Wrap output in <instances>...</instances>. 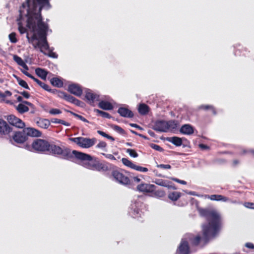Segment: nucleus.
I'll list each match as a JSON object with an SVG mask.
<instances>
[{
  "mask_svg": "<svg viewBox=\"0 0 254 254\" xmlns=\"http://www.w3.org/2000/svg\"><path fill=\"white\" fill-rule=\"evenodd\" d=\"M23 98L21 96H18L17 98V100L18 101V102H23Z\"/></svg>",
  "mask_w": 254,
  "mask_h": 254,
  "instance_id": "63",
  "label": "nucleus"
},
{
  "mask_svg": "<svg viewBox=\"0 0 254 254\" xmlns=\"http://www.w3.org/2000/svg\"><path fill=\"white\" fill-rule=\"evenodd\" d=\"M107 144L106 142L103 141H100L96 146V148L105 149L106 148Z\"/></svg>",
  "mask_w": 254,
  "mask_h": 254,
  "instance_id": "41",
  "label": "nucleus"
},
{
  "mask_svg": "<svg viewBox=\"0 0 254 254\" xmlns=\"http://www.w3.org/2000/svg\"><path fill=\"white\" fill-rule=\"evenodd\" d=\"M85 98L90 105L94 103L95 101H99V95L93 93L91 90H88L86 92Z\"/></svg>",
  "mask_w": 254,
  "mask_h": 254,
  "instance_id": "14",
  "label": "nucleus"
},
{
  "mask_svg": "<svg viewBox=\"0 0 254 254\" xmlns=\"http://www.w3.org/2000/svg\"><path fill=\"white\" fill-rule=\"evenodd\" d=\"M205 197L213 201H222L224 202L229 200V198L221 194L205 195Z\"/></svg>",
  "mask_w": 254,
  "mask_h": 254,
  "instance_id": "19",
  "label": "nucleus"
},
{
  "mask_svg": "<svg viewBox=\"0 0 254 254\" xmlns=\"http://www.w3.org/2000/svg\"><path fill=\"white\" fill-rule=\"evenodd\" d=\"M152 193L153 195L157 197H163L165 195V192L162 190H156L155 189Z\"/></svg>",
  "mask_w": 254,
  "mask_h": 254,
  "instance_id": "34",
  "label": "nucleus"
},
{
  "mask_svg": "<svg viewBox=\"0 0 254 254\" xmlns=\"http://www.w3.org/2000/svg\"><path fill=\"white\" fill-rule=\"evenodd\" d=\"M98 107L104 110H111L114 106L111 103L107 101L102 100L98 103Z\"/></svg>",
  "mask_w": 254,
  "mask_h": 254,
  "instance_id": "20",
  "label": "nucleus"
},
{
  "mask_svg": "<svg viewBox=\"0 0 254 254\" xmlns=\"http://www.w3.org/2000/svg\"><path fill=\"white\" fill-rule=\"evenodd\" d=\"M181 196V193L178 191H173L168 194V198L172 201L177 200Z\"/></svg>",
  "mask_w": 254,
  "mask_h": 254,
  "instance_id": "29",
  "label": "nucleus"
},
{
  "mask_svg": "<svg viewBox=\"0 0 254 254\" xmlns=\"http://www.w3.org/2000/svg\"><path fill=\"white\" fill-rule=\"evenodd\" d=\"M129 126L132 127H134L136 128L139 129H142L141 127H140L139 126H138V125H137L136 124L130 123V124H129Z\"/></svg>",
  "mask_w": 254,
  "mask_h": 254,
  "instance_id": "55",
  "label": "nucleus"
},
{
  "mask_svg": "<svg viewBox=\"0 0 254 254\" xmlns=\"http://www.w3.org/2000/svg\"><path fill=\"white\" fill-rule=\"evenodd\" d=\"M6 119L9 124L17 128H23L25 126V123L14 115L7 116Z\"/></svg>",
  "mask_w": 254,
  "mask_h": 254,
  "instance_id": "9",
  "label": "nucleus"
},
{
  "mask_svg": "<svg viewBox=\"0 0 254 254\" xmlns=\"http://www.w3.org/2000/svg\"><path fill=\"white\" fill-rule=\"evenodd\" d=\"M127 152L128 153L131 157L134 158L137 157L138 156L135 150L132 149H127Z\"/></svg>",
  "mask_w": 254,
  "mask_h": 254,
  "instance_id": "40",
  "label": "nucleus"
},
{
  "mask_svg": "<svg viewBox=\"0 0 254 254\" xmlns=\"http://www.w3.org/2000/svg\"><path fill=\"white\" fill-rule=\"evenodd\" d=\"M28 139L25 132L23 129L22 131H15L12 135V140L15 143L23 144Z\"/></svg>",
  "mask_w": 254,
  "mask_h": 254,
  "instance_id": "8",
  "label": "nucleus"
},
{
  "mask_svg": "<svg viewBox=\"0 0 254 254\" xmlns=\"http://www.w3.org/2000/svg\"><path fill=\"white\" fill-rule=\"evenodd\" d=\"M18 25V30L20 33L21 34L25 33L27 31L26 28L23 27L20 23H19Z\"/></svg>",
  "mask_w": 254,
  "mask_h": 254,
  "instance_id": "47",
  "label": "nucleus"
},
{
  "mask_svg": "<svg viewBox=\"0 0 254 254\" xmlns=\"http://www.w3.org/2000/svg\"><path fill=\"white\" fill-rule=\"evenodd\" d=\"M250 53V51H248L247 49L246 48H242L241 49H237L235 51V55L236 56H244L246 57V53Z\"/></svg>",
  "mask_w": 254,
  "mask_h": 254,
  "instance_id": "30",
  "label": "nucleus"
},
{
  "mask_svg": "<svg viewBox=\"0 0 254 254\" xmlns=\"http://www.w3.org/2000/svg\"><path fill=\"white\" fill-rule=\"evenodd\" d=\"M244 206L247 208L254 209V203L253 202H245Z\"/></svg>",
  "mask_w": 254,
  "mask_h": 254,
  "instance_id": "49",
  "label": "nucleus"
},
{
  "mask_svg": "<svg viewBox=\"0 0 254 254\" xmlns=\"http://www.w3.org/2000/svg\"><path fill=\"white\" fill-rule=\"evenodd\" d=\"M180 132L184 134H191L194 132L193 127L189 124H185L180 128Z\"/></svg>",
  "mask_w": 254,
  "mask_h": 254,
  "instance_id": "21",
  "label": "nucleus"
},
{
  "mask_svg": "<svg viewBox=\"0 0 254 254\" xmlns=\"http://www.w3.org/2000/svg\"><path fill=\"white\" fill-rule=\"evenodd\" d=\"M13 59L20 66L25 63L20 57L16 55H13Z\"/></svg>",
  "mask_w": 254,
  "mask_h": 254,
  "instance_id": "38",
  "label": "nucleus"
},
{
  "mask_svg": "<svg viewBox=\"0 0 254 254\" xmlns=\"http://www.w3.org/2000/svg\"><path fill=\"white\" fill-rule=\"evenodd\" d=\"M132 179L134 181V182L137 183H139L141 181V179L139 178L138 177H133L132 178Z\"/></svg>",
  "mask_w": 254,
  "mask_h": 254,
  "instance_id": "59",
  "label": "nucleus"
},
{
  "mask_svg": "<svg viewBox=\"0 0 254 254\" xmlns=\"http://www.w3.org/2000/svg\"><path fill=\"white\" fill-rule=\"evenodd\" d=\"M239 163V161L237 159L234 160L232 162V165L233 166H237Z\"/></svg>",
  "mask_w": 254,
  "mask_h": 254,
  "instance_id": "60",
  "label": "nucleus"
},
{
  "mask_svg": "<svg viewBox=\"0 0 254 254\" xmlns=\"http://www.w3.org/2000/svg\"><path fill=\"white\" fill-rule=\"evenodd\" d=\"M130 131L132 133H133V134H135V135H138V134H139V133H138V132H137L136 131H134V130H131H131H130Z\"/></svg>",
  "mask_w": 254,
  "mask_h": 254,
  "instance_id": "64",
  "label": "nucleus"
},
{
  "mask_svg": "<svg viewBox=\"0 0 254 254\" xmlns=\"http://www.w3.org/2000/svg\"><path fill=\"white\" fill-rule=\"evenodd\" d=\"M94 112L96 113L97 115L100 116L104 118L111 119L112 116L108 113L104 111L100 110L99 109H95L94 110Z\"/></svg>",
  "mask_w": 254,
  "mask_h": 254,
  "instance_id": "31",
  "label": "nucleus"
},
{
  "mask_svg": "<svg viewBox=\"0 0 254 254\" xmlns=\"http://www.w3.org/2000/svg\"><path fill=\"white\" fill-rule=\"evenodd\" d=\"M156 186L154 185L141 183L137 186V190L143 193L153 192L156 189Z\"/></svg>",
  "mask_w": 254,
  "mask_h": 254,
  "instance_id": "12",
  "label": "nucleus"
},
{
  "mask_svg": "<svg viewBox=\"0 0 254 254\" xmlns=\"http://www.w3.org/2000/svg\"><path fill=\"white\" fill-rule=\"evenodd\" d=\"M16 110L20 114H23L29 111V108L24 104L20 103L16 107Z\"/></svg>",
  "mask_w": 254,
  "mask_h": 254,
  "instance_id": "32",
  "label": "nucleus"
},
{
  "mask_svg": "<svg viewBox=\"0 0 254 254\" xmlns=\"http://www.w3.org/2000/svg\"><path fill=\"white\" fill-rule=\"evenodd\" d=\"M22 66L25 70H23L24 71H27L29 69L28 66L27 65V64H25V63H24L20 65ZM22 69H21V71H22Z\"/></svg>",
  "mask_w": 254,
  "mask_h": 254,
  "instance_id": "56",
  "label": "nucleus"
},
{
  "mask_svg": "<svg viewBox=\"0 0 254 254\" xmlns=\"http://www.w3.org/2000/svg\"><path fill=\"white\" fill-rule=\"evenodd\" d=\"M49 90L47 91L52 93L54 94H58V96L60 97L59 93L63 92V91H60L56 89H51L50 87H49Z\"/></svg>",
  "mask_w": 254,
  "mask_h": 254,
  "instance_id": "46",
  "label": "nucleus"
},
{
  "mask_svg": "<svg viewBox=\"0 0 254 254\" xmlns=\"http://www.w3.org/2000/svg\"><path fill=\"white\" fill-rule=\"evenodd\" d=\"M245 246L249 249H254V245L252 243H247L245 244Z\"/></svg>",
  "mask_w": 254,
  "mask_h": 254,
  "instance_id": "53",
  "label": "nucleus"
},
{
  "mask_svg": "<svg viewBox=\"0 0 254 254\" xmlns=\"http://www.w3.org/2000/svg\"><path fill=\"white\" fill-rule=\"evenodd\" d=\"M102 154L106 158L112 160H115L116 158L111 154H105L104 153H102Z\"/></svg>",
  "mask_w": 254,
  "mask_h": 254,
  "instance_id": "48",
  "label": "nucleus"
},
{
  "mask_svg": "<svg viewBox=\"0 0 254 254\" xmlns=\"http://www.w3.org/2000/svg\"><path fill=\"white\" fill-rule=\"evenodd\" d=\"M17 81L18 82V84L21 87H23V88H25L26 89H28V90L30 89L29 86L28 85L27 83H26V82L25 81L21 79L20 78H17Z\"/></svg>",
  "mask_w": 254,
  "mask_h": 254,
  "instance_id": "35",
  "label": "nucleus"
},
{
  "mask_svg": "<svg viewBox=\"0 0 254 254\" xmlns=\"http://www.w3.org/2000/svg\"><path fill=\"white\" fill-rule=\"evenodd\" d=\"M78 119L84 122L89 123V121L86 119H85L84 117H83V116H82L81 115L79 116V117Z\"/></svg>",
  "mask_w": 254,
  "mask_h": 254,
  "instance_id": "57",
  "label": "nucleus"
},
{
  "mask_svg": "<svg viewBox=\"0 0 254 254\" xmlns=\"http://www.w3.org/2000/svg\"><path fill=\"white\" fill-rule=\"evenodd\" d=\"M97 132L99 134L102 135V136H103L104 137H106L112 141L115 140V138L113 137L108 135V134L106 133L105 132H104L103 131L99 130H97Z\"/></svg>",
  "mask_w": 254,
  "mask_h": 254,
  "instance_id": "36",
  "label": "nucleus"
},
{
  "mask_svg": "<svg viewBox=\"0 0 254 254\" xmlns=\"http://www.w3.org/2000/svg\"><path fill=\"white\" fill-rule=\"evenodd\" d=\"M36 124L40 127L46 129L50 126V122L48 119L40 118L37 121Z\"/></svg>",
  "mask_w": 254,
  "mask_h": 254,
  "instance_id": "22",
  "label": "nucleus"
},
{
  "mask_svg": "<svg viewBox=\"0 0 254 254\" xmlns=\"http://www.w3.org/2000/svg\"><path fill=\"white\" fill-rule=\"evenodd\" d=\"M50 83L53 86L58 88L62 87L64 85L63 80L58 77H53L51 78Z\"/></svg>",
  "mask_w": 254,
  "mask_h": 254,
  "instance_id": "24",
  "label": "nucleus"
},
{
  "mask_svg": "<svg viewBox=\"0 0 254 254\" xmlns=\"http://www.w3.org/2000/svg\"><path fill=\"white\" fill-rule=\"evenodd\" d=\"M36 74L42 79L45 80L48 74V72L44 69L37 68L35 69Z\"/></svg>",
  "mask_w": 254,
  "mask_h": 254,
  "instance_id": "26",
  "label": "nucleus"
},
{
  "mask_svg": "<svg viewBox=\"0 0 254 254\" xmlns=\"http://www.w3.org/2000/svg\"><path fill=\"white\" fill-rule=\"evenodd\" d=\"M48 152L50 153L60 156L66 160H71L73 156L82 163V166L89 170L98 172H107L109 171L108 163L105 161L101 162L99 159L89 154L77 150L71 151L65 146L60 147L53 143H50Z\"/></svg>",
  "mask_w": 254,
  "mask_h": 254,
  "instance_id": "3",
  "label": "nucleus"
},
{
  "mask_svg": "<svg viewBox=\"0 0 254 254\" xmlns=\"http://www.w3.org/2000/svg\"><path fill=\"white\" fill-rule=\"evenodd\" d=\"M19 93L26 99H28L30 96V94L27 91H24L23 92H19Z\"/></svg>",
  "mask_w": 254,
  "mask_h": 254,
  "instance_id": "51",
  "label": "nucleus"
},
{
  "mask_svg": "<svg viewBox=\"0 0 254 254\" xmlns=\"http://www.w3.org/2000/svg\"><path fill=\"white\" fill-rule=\"evenodd\" d=\"M68 91L77 97L81 96L83 93L81 86L75 83L69 84L68 86Z\"/></svg>",
  "mask_w": 254,
  "mask_h": 254,
  "instance_id": "13",
  "label": "nucleus"
},
{
  "mask_svg": "<svg viewBox=\"0 0 254 254\" xmlns=\"http://www.w3.org/2000/svg\"><path fill=\"white\" fill-rule=\"evenodd\" d=\"M156 167L164 169H170L171 168V166L169 164H157Z\"/></svg>",
  "mask_w": 254,
  "mask_h": 254,
  "instance_id": "43",
  "label": "nucleus"
},
{
  "mask_svg": "<svg viewBox=\"0 0 254 254\" xmlns=\"http://www.w3.org/2000/svg\"><path fill=\"white\" fill-rule=\"evenodd\" d=\"M22 72L28 77L33 79L35 82H36L41 87H42L45 90H49V86L48 84L42 82L38 79L35 78L34 76H33L32 74H31L27 71L22 70Z\"/></svg>",
  "mask_w": 254,
  "mask_h": 254,
  "instance_id": "15",
  "label": "nucleus"
},
{
  "mask_svg": "<svg viewBox=\"0 0 254 254\" xmlns=\"http://www.w3.org/2000/svg\"><path fill=\"white\" fill-rule=\"evenodd\" d=\"M68 112H69L71 115H72L73 116H74L75 117H76V118H78L79 116L80 115H78V114H76V113H74V112H71V111H68Z\"/></svg>",
  "mask_w": 254,
  "mask_h": 254,
  "instance_id": "61",
  "label": "nucleus"
},
{
  "mask_svg": "<svg viewBox=\"0 0 254 254\" xmlns=\"http://www.w3.org/2000/svg\"><path fill=\"white\" fill-rule=\"evenodd\" d=\"M11 95V92L8 90L5 91L4 92L0 91V98H1L3 100H4L6 97H10Z\"/></svg>",
  "mask_w": 254,
  "mask_h": 254,
  "instance_id": "37",
  "label": "nucleus"
},
{
  "mask_svg": "<svg viewBox=\"0 0 254 254\" xmlns=\"http://www.w3.org/2000/svg\"><path fill=\"white\" fill-rule=\"evenodd\" d=\"M59 95L60 98L64 99L68 102L71 103L79 107L82 106L83 103L71 95L68 94L65 92H61L59 93Z\"/></svg>",
  "mask_w": 254,
  "mask_h": 254,
  "instance_id": "10",
  "label": "nucleus"
},
{
  "mask_svg": "<svg viewBox=\"0 0 254 254\" xmlns=\"http://www.w3.org/2000/svg\"><path fill=\"white\" fill-rule=\"evenodd\" d=\"M199 109L203 110H210L213 115H216L217 112L215 108L212 105H202L199 107Z\"/></svg>",
  "mask_w": 254,
  "mask_h": 254,
  "instance_id": "28",
  "label": "nucleus"
},
{
  "mask_svg": "<svg viewBox=\"0 0 254 254\" xmlns=\"http://www.w3.org/2000/svg\"><path fill=\"white\" fill-rule=\"evenodd\" d=\"M167 140L177 146H180L183 143L182 139L177 136L169 137Z\"/></svg>",
  "mask_w": 254,
  "mask_h": 254,
  "instance_id": "25",
  "label": "nucleus"
},
{
  "mask_svg": "<svg viewBox=\"0 0 254 254\" xmlns=\"http://www.w3.org/2000/svg\"><path fill=\"white\" fill-rule=\"evenodd\" d=\"M122 162L124 165L137 171L146 172L148 170V169L146 167L136 165L131 161L126 158H123L122 159Z\"/></svg>",
  "mask_w": 254,
  "mask_h": 254,
  "instance_id": "11",
  "label": "nucleus"
},
{
  "mask_svg": "<svg viewBox=\"0 0 254 254\" xmlns=\"http://www.w3.org/2000/svg\"><path fill=\"white\" fill-rule=\"evenodd\" d=\"M154 183L159 186L170 188L171 186L169 185L170 182L167 180L160 179H156Z\"/></svg>",
  "mask_w": 254,
  "mask_h": 254,
  "instance_id": "27",
  "label": "nucleus"
},
{
  "mask_svg": "<svg viewBox=\"0 0 254 254\" xmlns=\"http://www.w3.org/2000/svg\"><path fill=\"white\" fill-rule=\"evenodd\" d=\"M61 113H62V112L60 109H56V108H53V109H51L49 111V113L52 115L60 114Z\"/></svg>",
  "mask_w": 254,
  "mask_h": 254,
  "instance_id": "44",
  "label": "nucleus"
},
{
  "mask_svg": "<svg viewBox=\"0 0 254 254\" xmlns=\"http://www.w3.org/2000/svg\"><path fill=\"white\" fill-rule=\"evenodd\" d=\"M24 146L26 149L29 151L45 153L48 152L50 146V143L45 139H36L31 145L26 144Z\"/></svg>",
  "mask_w": 254,
  "mask_h": 254,
  "instance_id": "4",
  "label": "nucleus"
},
{
  "mask_svg": "<svg viewBox=\"0 0 254 254\" xmlns=\"http://www.w3.org/2000/svg\"><path fill=\"white\" fill-rule=\"evenodd\" d=\"M150 147L156 151H158L160 152H162L163 151V149L161 146L156 144L151 143L150 144Z\"/></svg>",
  "mask_w": 254,
  "mask_h": 254,
  "instance_id": "42",
  "label": "nucleus"
},
{
  "mask_svg": "<svg viewBox=\"0 0 254 254\" xmlns=\"http://www.w3.org/2000/svg\"><path fill=\"white\" fill-rule=\"evenodd\" d=\"M24 130L27 137L28 136L32 137H40L42 135V132L40 131L33 127L24 128Z\"/></svg>",
  "mask_w": 254,
  "mask_h": 254,
  "instance_id": "17",
  "label": "nucleus"
},
{
  "mask_svg": "<svg viewBox=\"0 0 254 254\" xmlns=\"http://www.w3.org/2000/svg\"><path fill=\"white\" fill-rule=\"evenodd\" d=\"M61 119H57V118H54L51 120V122L55 124H60L61 123Z\"/></svg>",
  "mask_w": 254,
  "mask_h": 254,
  "instance_id": "54",
  "label": "nucleus"
},
{
  "mask_svg": "<svg viewBox=\"0 0 254 254\" xmlns=\"http://www.w3.org/2000/svg\"><path fill=\"white\" fill-rule=\"evenodd\" d=\"M111 127L114 130L118 132L120 134L122 135L126 134V131L120 126L116 125H112Z\"/></svg>",
  "mask_w": 254,
  "mask_h": 254,
  "instance_id": "33",
  "label": "nucleus"
},
{
  "mask_svg": "<svg viewBox=\"0 0 254 254\" xmlns=\"http://www.w3.org/2000/svg\"><path fill=\"white\" fill-rule=\"evenodd\" d=\"M23 103L24 104H26V105H27L29 106H31L32 105V104L28 101H23Z\"/></svg>",
  "mask_w": 254,
  "mask_h": 254,
  "instance_id": "62",
  "label": "nucleus"
},
{
  "mask_svg": "<svg viewBox=\"0 0 254 254\" xmlns=\"http://www.w3.org/2000/svg\"><path fill=\"white\" fill-rule=\"evenodd\" d=\"M40 5L37 12L29 11L28 9L27 27L34 32L31 37L27 34L26 37L29 43L34 49H39L44 55L53 58H57L58 55L50 48L47 41L48 24L43 21L41 11L45 6H50L49 0H33ZM29 7V3H27Z\"/></svg>",
  "mask_w": 254,
  "mask_h": 254,
  "instance_id": "2",
  "label": "nucleus"
},
{
  "mask_svg": "<svg viewBox=\"0 0 254 254\" xmlns=\"http://www.w3.org/2000/svg\"><path fill=\"white\" fill-rule=\"evenodd\" d=\"M130 173L129 172L124 170H113L111 175L114 180L117 183L124 186H130L131 185V181L129 177Z\"/></svg>",
  "mask_w": 254,
  "mask_h": 254,
  "instance_id": "5",
  "label": "nucleus"
},
{
  "mask_svg": "<svg viewBox=\"0 0 254 254\" xmlns=\"http://www.w3.org/2000/svg\"><path fill=\"white\" fill-rule=\"evenodd\" d=\"M243 154H249L254 157V149H251L249 150H244Z\"/></svg>",
  "mask_w": 254,
  "mask_h": 254,
  "instance_id": "50",
  "label": "nucleus"
},
{
  "mask_svg": "<svg viewBox=\"0 0 254 254\" xmlns=\"http://www.w3.org/2000/svg\"><path fill=\"white\" fill-rule=\"evenodd\" d=\"M16 33H14V32H12L11 33L8 37H9V40L12 43H16L18 40L16 37Z\"/></svg>",
  "mask_w": 254,
  "mask_h": 254,
  "instance_id": "39",
  "label": "nucleus"
},
{
  "mask_svg": "<svg viewBox=\"0 0 254 254\" xmlns=\"http://www.w3.org/2000/svg\"><path fill=\"white\" fill-rule=\"evenodd\" d=\"M199 147L202 150H207L209 149V147L208 145L202 143L199 144Z\"/></svg>",
  "mask_w": 254,
  "mask_h": 254,
  "instance_id": "52",
  "label": "nucleus"
},
{
  "mask_svg": "<svg viewBox=\"0 0 254 254\" xmlns=\"http://www.w3.org/2000/svg\"><path fill=\"white\" fill-rule=\"evenodd\" d=\"M174 121L166 122L163 120L157 121L153 127V129L158 132H167L173 126Z\"/></svg>",
  "mask_w": 254,
  "mask_h": 254,
  "instance_id": "7",
  "label": "nucleus"
},
{
  "mask_svg": "<svg viewBox=\"0 0 254 254\" xmlns=\"http://www.w3.org/2000/svg\"><path fill=\"white\" fill-rule=\"evenodd\" d=\"M138 111L141 115H147L149 112V107L144 103H141L139 105Z\"/></svg>",
  "mask_w": 254,
  "mask_h": 254,
  "instance_id": "23",
  "label": "nucleus"
},
{
  "mask_svg": "<svg viewBox=\"0 0 254 254\" xmlns=\"http://www.w3.org/2000/svg\"><path fill=\"white\" fill-rule=\"evenodd\" d=\"M60 124L63 125L65 126H67V127L70 126V124L69 123L66 122L63 120H61Z\"/></svg>",
  "mask_w": 254,
  "mask_h": 254,
  "instance_id": "58",
  "label": "nucleus"
},
{
  "mask_svg": "<svg viewBox=\"0 0 254 254\" xmlns=\"http://www.w3.org/2000/svg\"><path fill=\"white\" fill-rule=\"evenodd\" d=\"M170 179L174 182H177V183L182 184V185H185L187 184V182L185 181L181 180H180V179L176 178L171 177V178H170Z\"/></svg>",
  "mask_w": 254,
  "mask_h": 254,
  "instance_id": "45",
  "label": "nucleus"
},
{
  "mask_svg": "<svg viewBox=\"0 0 254 254\" xmlns=\"http://www.w3.org/2000/svg\"><path fill=\"white\" fill-rule=\"evenodd\" d=\"M118 113L121 116L125 118H131L134 116L133 113L131 110L125 107H120L118 110Z\"/></svg>",
  "mask_w": 254,
  "mask_h": 254,
  "instance_id": "18",
  "label": "nucleus"
},
{
  "mask_svg": "<svg viewBox=\"0 0 254 254\" xmlns=\"http://www.w3.org/2000/svg\"><path fill=\"white\" fill-rule=\"evenodd\" d=\"M199 214L205 218L207 223L201 225V232L194 235L188 234L181 239L175 254H191L189 245L192 247L203 248L218 235L222 226L221 216L216 211L209 209H198Z\"/></svg>",
  "mask_w": 254,
  "mask_h": 254,
  "instance_id": "1",
  "label": "nucleus"
},
{
  "mask_svg": "<svg viewBox=\"0 0 254 254\" xmlns=\"http://www.w3.org/2000/svg\"><path fill=\"white\" fill-rule=\"evenodd\" d=\"M69 140L74 142L79 147L83 148H89L95 144L97 142V139L95 137L92 138L77 137L73 138H69Z\"/></svg>",
  "mask_w": 254,
  "mask_h": 254,
  "instance_id": "6",
  "label": "nucleus"
},
{
  "mask_svg": "<svg viewBox=\"0 0 254 254\" xmlns=\"http://www.w3.org/2000/svg\"><path fill=\"white\" fill-rule=\"evenodd\" d=\"M11 130L12 128L8 126L6 122L2 119H0V133L7 134Z\"/></svg>",
  "mask_w": 254,
  "mask_h": 254,
  "instance_id": "16",
  "label": "nucleus"
}]
</instances>
